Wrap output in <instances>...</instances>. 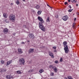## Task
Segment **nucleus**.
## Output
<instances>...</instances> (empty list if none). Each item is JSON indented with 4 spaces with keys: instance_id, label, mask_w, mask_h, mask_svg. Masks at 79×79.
I'll list each match as a JSON object with an SVG mask.
<instances>
[{
    "instance_id": "obj_1",
    "label": "nucleus",
    "mask_w": 79,
    "mask_h": 79,
    "mask_svg": "<svg viewBox=\"0 0 79 79\" xmlns=\"http://www.w3.org/2000/svg\"><path fill=\"white\" fill-rule=\"evenodd\" d=\"M38 19L39 21H40L39 23V25L40 28L43 31H45V28L44 25H43V23H44V20H43V19H42V18L40 17H38Z\"/></svg>"
},
{
    "instance_id": "obj_2",
    "label": "nucleus",
    "mask_w": 79,
    "mask_h": 79,
    "mask_svg": "<svg viewBox=\"0 0 79 79\" xmlns=\"http://www.w3.org/2000/svg\"><path fill=\"white\" fill-rule=\"evenodd\" d=\"M64 46V49L65 53H68L69 52V48H68V46L67 45L68 43L66 41L63 42Z\"/></svg>"
},
{
    "instance_id": "obj_3",
    "label": "nucleus",
    "mask_w": 79,
    "mask_h": 79,
    "mask_svg": "<svg viewBox=\"0 0 79 79\" xmlns=\"http://www.w3.org/2000/svg\"><path fill=\"white\" fill-rule=\"evenodd\" d=\"M15 16L14 15H11L9 17V19L10 21H15Z\"/></svg>"
},
{
    "instance_id": "obj_4",
    "label": "nucleus",
    "mask_w": 79,
    "mask_h": 79,
    "mask_svg": "<svg viewBox=\"0 0 79 79\" xmlns=\"http://www.w3.org/2000/svg\"><path fill=\"white\" fill-rule=\"evenodd\" d=\"M19 61L20 63L21 64H23V65H24V63L25 62L24 61V59L23 58H21L19 60Z\"/></svg>"
},
{
    "instance_id": "obj_5",
    "label": "nucleus",
    "mask_w": 79,
    "mask_h": 79,
    "mask_svg": "<svg viewBox=\"0 0 79 79\" xmlns=\"http://www.w3.org/2000/svg\"><path fill=\"white\" fill-rule=\"evenodd\" d=\"M62 18L64 21H66L68 20V17L67 16H63Z\"/></svg>"
},
{
    "instance_id": "obj_6",
    "label": "nucleus",
    "mask_w": 79,
    "mask_h": 79,
    "mask_svg": "<svg viewBox=\"0 0 79 79\" xmlns=\"http://www.w3.org/2000/svg\"><path fill=\"white\" fill-rule=\"evenodd\" d=\"M29 37L30 38H31V39H34V38H35V36L32 33H31V34L29 35Z\"/></svg>"
},
{
    "instance_id": "obj_7",
    "label": "nucleus",
    "mask_w": 79,
    "mask_h": 79,
    "mask_svg": "<svg viewBox=\"0 0 79 79\" xmlns=\"http://www.w3.org/2000/svg\"><path fill=\"white\" fill-rule=\"evenodd\" d=\"M49 56H50L51 58H54V55L51 52H49Z\"/></svg>"
},
{
    "instance_id": "obj_8",
    "label": "nucleus",
    "mask_w": 79,
    "mask_h": 79,
    "mask_svg": "<svg viewBox=\"0 0 79 79\" xmlns=\"http://www.w3.org/2000/svg\"><path fill=\"white\" fill-rule=\"evenodd\" d=\"M52 69L54 70L55 73H57V71H58V69L56 67L54 66V67H53Z\"/></svg>"
},
{
    "instance_id": "obj_9",
    "label": "nucleus",
    "mask_w": 79,
    "mask_h": 79,
    "mask_svg": "<svg viewBox=\"0 0 79 79\" xmlns=\"http://www.w3.org/2000/svg\"><path fill=\"white\" fill-rule=\"evenodd\" d=\"M3 31L4 33L5 34H7V33L8 32V29L7 28H4Z\"/></svg>"
},
{
    "instance_id": "obj_10",
    "label": "nucleus",
    "mask_w": 79,
    "mask_h": 79,
    "mask_svg": "<svg viewBox=\"0 0 79 79\" xmlns=\"http://www.w3.org/2000/svg\"><path fill=\"white\" fill-rule=\"evenodd\" d=\"M6 77L7 79H12V78H13V76L10 75H7Z\"/></svg>"
},
{
    "instance_id": "obj_11",
    "label": "nucleus",
    "mask_w": 79,
    "mask_h": 79,
    "mask_svg": "<svg viewBox=\"0 0 79 79\" xmlns=\"http://www.w3.org/2000/svg\"><path fill=\"white\" fill-rule=\"evenodd\" d=\"M70 1L73 3H76V2H77V1H75V0H68V1L69 3L70 2Z\"/></svg>"
},
{
    "instance_id": "obj_12",
    "label": "nucleus",
    "mask_w": 79,
    "mask_h": 79,
    "mask_svg": "<svg viewBox=\"0 0 79 79\" xmlns=\"http://www.w3.org/2000/svg\"><path fill=\"white\" fill-rule=\"evenodd\" d=\"M12 60H10L7 62V65H9L10 64H11L12 63Z\"/></svg>"
},
{
    "instance_id": "obj_13",
    "label": "nucleus",
    "mask_w": 79,
    "mask_h": 79,
    "mask_svg": "<svg viewBox=\"0 0 79 79\" xmlns=\"http://www.w3.org/2000/svg\"><path fill=\"white\" fill-rule=\"evenodd\" d=\"M3 16L5 18H6L8 17V14L4 13L3 14Z\"/></svg>"
},
{
    "instance_id": "obj_14",
    "label": "nucleus",
    "mask_w": 79,
    "mask_h": 79,
    "mask_svg": "<svg viewBox=\"0 0 79 79\" xmlns=\"http://www.w3.org/2000/svg\"><path fill=\"white\" fill-rule=\"evenodd\" d=\"M29 53H33L34 52V49H30L29 50Z\"/></svg>"
},
{
    "instance_id": "obj_15",
    "label": "nucleus",
    "mask_w": 79,
    "mask_h": 79,
    "mask_svg": "<svg viewBox=\"0 0 79 79\" xmlns=\"http://www.w3.org/2000/svg\"><path fill=\"white\" fill-rule=\"evenodd\" d=\"M18 52L19 53L21 54V53H23V51L21 50V49H18Z\"/></svg>"
},
{
    "instance_id": "obj_16",
    "label": "nucleus",
    "mask_w": 79,
    "mask_h": 79,
    "mask_svg": "<svg viewBox=\"0 0 79 79\" xmlns=\"http://www.w3.org/2000/svg\"><path fill=\"white\" fill-rule=\"evenodd\" d=\"M46 22L47 23H49L50 22V18L48 17L46 20Z\"/></svg>"
},
{
    "instance_id": "obj_17",
    "label": "nucleus",
    "mask_w": 79,
    "mask_h": 79,
    "mask_svg": "<svg viewBox=\"0 0 79 79\" xmlns=\"http://www.w3.org/2000/svg\"><path fill=\"white\" fill-rule=\"evenodd\" d=\"M39 8H40V6H39V5H37L35 7V8L36 9H39Z\"/></svg>"
},
{
    "instance_id": "obj_18",
    "label": "nucleus",
    "mask_w": 79,
    "mask_h": 79,
    "mask_svg": "<svg viewBox=\"0 0 79 79\" xmlns=\"http://www.w3.org/2000/svg\"><path fill=\"white\" fill-rule=\"evenodd\" d=\"M39 72L40 73H42L43 72H44V69H41L40 70Z\"/></svg>"
},
{
    "instance_id": "obj_19",
    "label": "nucleus",
    "mask_w": 79,
    "mask_h": 79,
    "mask_svg": "<svg viewBox=\"0 0 79 79\" xmlns=\"http://www.w3.org/2000/svg\"><path fill=\"white\" fill-rule=\"evenodd\" d=\"M17 73H18V74H21V73H21V72L20 71H17Z\"/></svg>"
},
{
    "instance_id": "obj_20",
    "label": "nucleus",
    "mask_w": 79,
    "mask_h": 79,
    "mask_svg": "<svg viewBox=\"0 0 79 79\" xmlns=\"http://www.w3.org/2000/svg\"><path fill=\"white\" fill-rule=\"evenodd\" d=\"M50 76H54V73L51 72V73Z\"/></svg>"
},
{
    "instance_id": "obj_21",
    "label": "nucleus",
    "mask_w": 79,
    "mask_h": 79,
    "mask_svg": "<svg viewBox=\"0 0 79 79\" xmlns=\"http://www.w3.org/2000/svg\"><path fill=\"white\" fill-rule=\"evenodd\" d=\"M1 64H4V63H5V62L4 60H2L1 61Z\"/></svg>"
},
{
    "instance_id": "obj_22",
    "label": "nucleus",
    "mask_w": 79,
    "mask_h": 79,
    "mask_svg": "<svg viewBox=\"0 0 79 79\" xmlns=\"http://www.w3.org/2000/svg\"><path fill=\"white\" fill-rule=\"evenodd\" d=\"M68 78L69 79H73V78H72V77H71V76H68Z\"/></svg>"
},
{
    "instance_id": "obj_23",
    "label": "nucleus",
    "mask_w": 79,
    "mask_h": 79,
    "mask_svg": "<svg viewBox=\"0 0 79 79\" xmlns=\"http://www.w3.org/2000/svg\"><path fill=\"white\" fill-rule=\"evenodd\" d=\"M41 13H42V11H38L37 13L38 15H40L41 14Z\"/></svg>"
},
{
    "instance_id": "obj_24",
    "label": "nucleus",
    "mask_w": 79,
    "mask_h": 79,
    "mask_svg": "<svg viewBox=\"0 0 79 79\" xmlns=\"http://www.w3.org/2000/svg\"><path fill=\"white\" fill-rule=\"evenodd\" d=\"M60 62H62L63 61V58L62 57L60 58Z\"/></svg>"
},
{
    "instance_id": "obj_25",
    "label": "nucleus",
    "mask_w": 79,
    "mask_h": 79,
    "mask_svg": "<svg viewBox=\"0 0 79 79\" xmlns=\"http://www.w3.org/2000/svg\"><path fill=\"white\" fill-rule=\"evenodd\" d=\"M16 3L17 5H19V2L18 1H17V2H16Z\"/></svg>"
},
{
    "instance_id": "obj_26",
    "label": "nucleus",
    "mask_w": 79,
    "mask_h": 79,
    "mask_svg": "<svg viewBox=\"0 0 79 79\" xmlns=\"http://www.w3.org/2000/svg\"><path fill=\"white\" fill-rule=\"evenodd\" d=\"M54 63L56 64H57V63H58V60H56L55 61Z\"/></svg>"
},
{
    "instance_id": "obj_27",
    "label": "nucleus",
    "mask_w": 79,
    "mask_h": 79,
    "mask_svg": "<svg viewBox=\"0 0 79 79\" xmlns=\"http://www.w3.org/2000/svg\"><path fill=\"white\" fill-rule=\"evenodd\" d=\"M54 66H53V65H50L49 66V68H52L53 69V67H54Z\"/></svg>"
},
{
    "instance_id": "obj_28",
    "label": "nucleus",
    "mask_w": 79,
    "mask_h": 79,
    "mask_svg": "<svg viewBox=\"0 0 79 79\" xmlns=\"http://www.w3.org/2000/svg\"><path fill=\"white\" fill-rule=\"evenodd\" d=\"M55 16L56 18H58V15H55Z\"/></svg>"
},
{
    "instance_id": "obj_29",
    "label": "nucleus",
    "mask_w": 79,
    "mask_h": 79,
    "mask_svg": "<svg viewBox=\"0 0 79 79\" xmlns=\"http://www.w3.org/2000/svg\"><path fill=\"white\" fill-rule=\"evenodd\" d=\"M73 9H72V10L70 9V10H69L68 11H69V12H71V11H73Z\"/></svg>"
},
{
    "instance_id": "obj_30",
    "label": "nucleus",
    "mask_w": 79,
    "mask_h": 79,
    "mask_svg": "<svg viewBox=\"0 0 79 79\" xmlns=\"http://www.w3.org/2000/svg\"><path fill=\"white\" fill-rule=\"evenodd\" d=\"M75 24H76V23H73V27H74V25H75Z\"/></svg>"
},
{
    "instance_id": "obj_31",
    "label": "nucleus",
    "mask_w": 79,
    "mask_h": 79,
    "mask_svg": "<svg viewBox=\"0 0 79 79\" xmlns=\"http://www.w3.org/2000/svg\"><path fill=\"white\" fill-rule=\"evenodd\" d=\"M64 4L65 5H68V2H64Z\"/></svg>"
},
{
    "instance_id": "obj_32",
    "label": "nucleus",
    "mask_w": 79,
    "mask_h": 79,
    "mask_svg": "<svg viewBox=\"0 0 79 79\" xmlns=\"http://www.w3.org/2000/svg\"><path fill=\"white\" fill-rule=\"evenodd\" d=\"M69 8H70L71 9V8H72V7H71V6L70 5L69 6Z\"/></svg>"
},
{
    "instance_id": "obj_33",
    "label": "nucleus",
    "mask_w": 79,
    "mask_h": 79,
    "mask_svg": "<svg viewBox=\"0 0 79 79\" xmlns=\"http://www.w3.org/2000/svg\"><path fill=\"white\" fill-rule=\"evenodd\" d=\"M52 48L53 49H56V47H53Z\"/></svg>"
},
{
    "instance_id": "obj_34",
    "label": "nucleus",
    "mask_w": 79,
    "mask_h": 79,
    "mask_svg": "<svg viewBox=\"0 0 79 79\" xmlns=\"http://www.w3.org/2000/svg\"><path fill=\"white\" fill-rule=\"evenodd\" d=\"M23 27H25V28L27 27H26V25H23Z\"/></svg>"
},
{
    "instance_id": "obj_35",
    "label": "nucleus",
    "mask_w": 79,
    "mask_h": 79,
    "mask_svg": "<svg viewBox=\"0 0 79 79\" xmlns=\"http://www.w3.org/2000/svg\"><path fill=\"white\" fill-rule=\"evenodd\" d=\"M47 6H49V7H50V8H52V7H50V6H49L48 4H47Z\"/></svg>"
},
{
    "instance_id": "obj_36",
    "label": "nucleus",
    "mask_w": 79,
    "mask_h": 79,
    "mask_svg": "<svg viewBox=\"0 0 79 79\" xmlns=\"http://www.w3.org/2000/svg\"><path fill=\"white\" fill-rule=\"evenodd\" d=\"M76 18H75L74 19V21H76Z\"/></svg>"
},
{
    "instance_id": "obj_37",
    "label": "nucleus",
    "mask_w": 79,
    "mask_h": 79,
    "mask_svg": "<svg viewBox=\"0 0 79 79\" xmlns=\"http://www.w3.org/2000/svg\"><path fill=\"white\" fill-rule=\"evenodd\" d=\"M13 3H11V5H13Z\"/></svg>"
},
{
    "instance_id": "obj_38",
    "label": "nucleus",
    "mask_w": 79,
    "mask_h": 79,
    "mask_svg": "<svg viewBox=\"0 0 79 79\" xmlns=\"http://www.w3.org/2000/svg\"><path fill=\"white\" fill-rule=\"evenodd\" d=\"M5 22L6 23H8V22H7V21H6V20H5Z\"/></svg>"
},
{
    "instance_id": "obj_39",
    "label": "nucleus",
    "mask_w": 79,
    "mask_h": 79,
    "mask_svg": "<svg viewBox=\"0 0 79 79\" xmlns=\"http://www.w3.org/2000/svg\"><path fill=\"white\" fill-rule=\"evenodd\" d=\"M30 42V41H29V40H28V41H27V42L29 43V42Z\"/></svg>"
},
{
    "instance_id": "obj_40",
    "label": "nucleus",
    "mask_w": 79,
    "mask_h": 79,
    "mask_svg": "<svg viewBox=\"0 0 79 79\" xmlns=\"http://www.w3.org/2000/svg\"><path fill=\"white\" fill-rule=\"evenodd\" d=\"M22 44H25V43L24 42H22Z\"/></svg>"
},
{
    "instance_id": "obj_41",
    "label": "nucleus",
    "mask_w": 79,
    "mask_h": 79,
    "mask_svg": "<svg viewBox=\"0 0 79 79\" xmlns=\"http://www.w3.org/2000/svg\"><path fill=\"white\" fill-rule=\"evenodd\" d=\"M57 51L56 50H54V52H56Z\"/></svg>"
},
{
    "instance_id": "obj_42",
    "label": "nucleus",
    "mask_w": 79,
    "mask_h": 79,
    "mask_svg": "<svg viewBox=\"0 0 79 79\" xmlns=\"http://www.w3.org/2000/svg\"><path fill=\"white\" fill-rule=\"evenodd\" d=\"M2 71H2V72H3V71H4V70L3 69H2Z\"/></svg>"
},
{
    "instance_id": "obj_43",
    "label": "nucleus",
    "mask_w": 79,
    "mask_h": 79,
    "mask_svg": "<svg viewBox=\"0 0 79 79\" xmlns=\"http://www.w3.org/2000/svg\"><path fill=\"white\" fill-rule=\"evenodd\" d=\"M23 2H25V0H22Z\"/></svg>"
},
{
    "instance_id": "obj_44",
    "label": "nucleus",
    "mask_w": 79,
    "mask_h": 79,
    "mask_svg": "<svg viewBox=\"0 0 79 79\" xmlns=\"http://www.w3.org/2000/svg\"><path fill=\"white\" fill-rule=\"evenodd\" d=\"M76 6H78V4H76Z\"/></svg>"
},
{
    "instance_id": "obj_45",
    "label": "nucleus",
    "mask_w": 79,
    "mask_h": 79,
    "mask_svg": "<svg viewBox=\"0 0 79 79\" xmlns=\"http://www.w3.org/2000/svg\"><path fill=\"white\" fill-rule=\"evenodd\" d=\"M65 79H68V78H67L66 77H65Z\"/></svg>"
},
{
    "instance_id": "obj_46",
    "label": "nucleus",
    "mask_w": 79,
    "mask_h": 79,
    "mask_svg": "<svg viewBox=\"0 0 79 79\" xmlns=\"http://www.w3.org/2000/svg\"><path fill=\"white\" fill-rule=\"evenodd\" d=\"M78 15H79V14H78Z\"/></svg>"
}]
</instances>
